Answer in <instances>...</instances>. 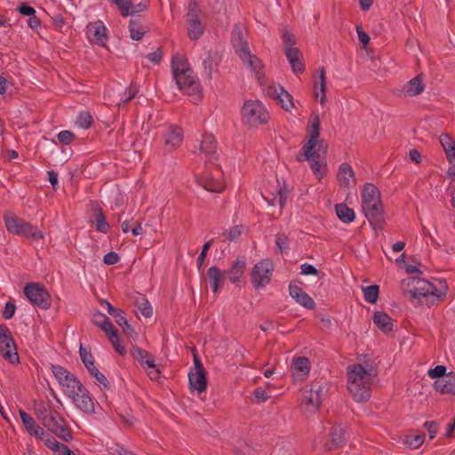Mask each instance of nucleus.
<instances>
[{
  "instance_id": "1",
  "label": "nucleus",
  "mask_w": 455,
  "mask_h": 455,
  "mask_svg": "<svg viewBox=\"0 0 455 455\" xmlns=\"http://www.w3.org/2000/svg\"><path fill=\"white\" fill-rule=\"evenodd\" d=\"M172 69L179 89L184 93L195 97V100H199L201 98V84L193 70L188 67V63L178 57H173Z\"/></svg>"
},
{
  "instance_id": "2",
  "label": "nucleus",
  "mask_w": 455,
  "mask_h": 455,
  "mask_svg": "<svg viewBox=\"0 0 455 455\" xmlns=\"http://www.w3.org/2000/svg\"><path fill=\"white\" fill-rule=\"evenodd\" d=\"M52 371L61 387L63 393L68 398H91L89 392L79 379L60 365H52Z\"/></svg>"
},
{
  "instance_id": "3",
  "label": "nucleus",
  "mask_w": 455,
  "mask_h": 455,
  "mask_svg": "<svg viewBox=\"0 0 455 455\" xmlns=\"http://www.w3.org/2000/svg\"><path fill=\"white\" fill-rule=\"evenodd\" d=\"M438 286L426 279L411 277L408 280L407 285L411 286L410 293L416 299L434 296L438 300L442 299L447 292L448 286L445 281L436 280Z\"/></svg>"
},
{
  "instance_id": "4",
  "label": "nucleus",
  "mask_w": 455,
  "mask_h": 455,
  "mask_svg": "<svg viewBox=\"0 0 455 455\" xmlns=\"http://www.w3.org/2000/svg\"><path fill=\"white\" fill-rule=\"evenodd\" d=\"M348 386L347 388L354 396L366 398L369 396L366 388L367 371L362 364H353L348 367Z\"/></svg>"
},
{
  "instance_id": "5",
  "label": "nucleus",
  "mask_w": 455,
  "mask_h": 455,
  "mask_svg": "<svg viewBox=\"0 0 455 455\" xmlns=\"http://www.w3.org/2000/svg\"><path fill=\"white\" fill-rule=\"evenodd\" d=\"M242 116L244 123L257 126L267 123L269 114L259 100H247L242 108Z\"/></svg>"
},
{
  "instance_id": "6",
  "label": "nucleus",
  "mask_w": 455,
  "mask_h": 455,
  "mask_svg": "<svg viewBox=\"0 0 455 455\" xmlns=\"http://www.w3.org/2000/svg\"><path fill=\"white\" fill-rule=\"evenodd\" d=\"M0 354L12 364L20 363L15 341L5 324H0Z\"/></svg>"
},
{
  "instance_id": "7",
  "label": "nucleus",
  "mask_w": 455,
  "mask_h": 455,
  "mask_svg": "<svg viewBox=\"0 0 455 455\" xmlns=\"http://www.w3.org/2000/svg\"><path fill=\"white\" fill-rule=\"evenodd\" d=\"M24 294L34 306L43 309L51 307V296L44 286L39 283H28L24 287Z\"/></svg>"
},
{
  "instance_id": "8",
  "label": "nucleus",
  "mask_w": 455,
  "mask_h": 455,
  "mask_svg": "<svg viewBox=\"0 0 455 455\" xmlns=\"http://www.w3.org/2000/svg\"><path fill=\"white\" fill-rule=\"evenodd\" d=\"M274 266L268 259H263L251 270V284L255 289L264 288L271 281Z\"/></svg>"
},
{
  "instance_id": "9",
  "label": "nucleus",
  "mask_w": 455,
  "mask_h": 455,
  "mask_svg": "<svg viewBox=\"0 0 455 455\" xmlns=\"http://www.w3.org/2000/svg\"><path fill=\"white\" fill-rule=\"evenodd\" d=\"M42 423L49 431L65 442L73 438L70 429L65 425L64 419L56 410L52 411L49 416L44 417Z\"/></svg>"
},
{
  "instance_id": "10",
  "label": "nucleus",
  "mask_w": 455,
  "mask_h": 455,
  "mask_svg": "<svg viewBox=\"0 0 455 455\" xmlns=\"http://www.w3.org/2000/svg\"><path fill=\"white\" fill-rule=\"evenodd\" d=\"M268 97L275 100L286 111H291L293 108L292 96L283 89L280 84H270L266 88Z\"/></svg>"
},
{
  "instance_id": "11",
  "label": "nucleus",
  "mask_w": 455,
  "mask_h": 455,
  "mask_svg": "<svg viewBox=\"0 0 455 455\" xmlns=\"http://www.w3.org/2000/svg\"><path fill=\"white\" fill-rule=\"evenodd\" d=\"M164 150L172 152L183 142V130L177 125L169 126L163 133Z\"/></svg>"
},
{
  "instance_id": "12",
  "label": "nucleus",
  "mask_w": 455,
  "mask_h": 455,
  "mask_svg": "<svg viewBox=\"0 0 455 455\" xmlns=\"http://www.w3.org/2000/svg\"><path fill=\"white\" fill-rule=\"evenodd\" d=\"M320 126L321 122L318 115H315L311 120V125L309 130V138L306 144L303 145L302 150L306 158H310L315 155V148L316 147V140H319L320 136Z\"/></svg>"
},
{
  "instance_id": "13",
  "label": "nucleus",
  "mask_w": 455,
  "mask_h": 455,
  "mask_svg": "<svg viewBox=\"0 0 455 455\" xmlns=\"http://www.w3.org/2000/svg\"><path fill=\"white\" fill-rule=\"evenodd\" d=\"M363 212L372 226H380L385 221L381 200L362 205Z\"/></svg>"
},
{
  "instance_id": "14",
  "label": "nucleus",
  "mask_w": 455,
  "mask_h": 455,
  "mask_svg": "<svg viewBox=\"0 0 455 455\" xmlns=\"http://www.w3.org/2000/svg\"><path fill=\"white\" fill-rule=\"evenodd\" d=\"M86 34L91 43L100 46L106 45L108 40L107 28L101 20L89 23L86 28Z\"/></svg>"
},
{
  "instance_id": "15",
  "label": "nucleus",
  "mask_w": 455,
  "mask_h": 455,
  "mask_svg": "<svg viewBox=\"0 0 455 455\" xmlns=\"http://www.w3.org/2000/svg\"><path fill=\"white\" fill-rule=\"evenodd\" d=\"M231 44L239 57L250 51L248 41L243 34V28L239 24H235L231 32Z\"/></svg>"
},
{
  "instance_id": "16",
  "label": "nucleus",
  "mask_w": 455,
  "mask_h": 455,
  "mask_svg": "<svg viewBox=\"0 0 455 455\" xmlns=\"http://www.w3.org/2000/svg\"><path fill=\"white\" fill-rule=\"evenodd\" d=\"M214 172L205 173L202 177L203 187L211 192L220 193L224 190L225 185L223 180L219 177L220 170L218 166L215 167Z\"/></svg>"
},
{
  "instance_id": "17",
  "label": "nucleus",
  "mask_w": 455,
  "mask_h": 455,
  "mask_svg": "<svg viewBox=\"0 0 455 455\" xmlns=\"http://www.w3.org/2000/svg\"><path fill=\"white\" fill-rule=\"evenodd\" d=\"M433 387L435 390L441 395L455 396V372L450 371L447 373V376L440 379H435Z\"/></svg>"
},
{
  "instance_id": "18",
  "label": "nucleus",
  "mask_w": 455,
  "mask_h": 455,
  "mask_svg": "<svg viewBox=\"0 0 455 455\" xmlns=\"http://www.w3.org/2000/svg\"><path fill=\"white\" fill-rule=\"evenodd\" d=\"M289 292L293 299L307 309H314L315 307V303L313 299L299 286L290 283Z\"/></svg>"
},
{
  "instance_id": "19",
  "label": "nucleus",
  "mask_w": 455,
  "mask_h": 455,
  "mask_svg": "<svg viewBox=\"0 0 455 455\" xmlns=\"http://www.w3.org/2000/svg\"><path fill=\"white\" fill-rule=\"evenodd\" d=\"M346 430L340 426H335L330 432V439L325 443L326 451H332L345 444L347 438Z\"/></svg>"
},
{
  "instance_id": "20",
  "label": "nucleus",
  "mask_w": 455,
  "mask_h": 455,
  "mask_svg": "<svg viewBox=\"0 0 455 455\" xmlns=\"http://www.w3.org/2000/svg\"><path fill=\"white\" fill-rule=\"evenodd\" d=\"M200 151L211 162L217 160V141L212 134L205 133L200 144Z\"/></svg>"
},
{
  "instance_id": "21",
  "label": "nucleus",
  "mask_w": 455,
  "mask_h": 455,
  "mask_svg": "<svg viewBox=\"0 0 455 455\" xmlns=\"http://www.w3.org/2000/svg\"><path fill=\"white\" fill-rule=\"evenodd\" d=\"M246 267V259L244 256L238 257L232 264L231 267L224 271L228 280L232 283H239L241 277L244 273Z\"/></svg>"
},
{
  "instance_id": "22",
  "label": "nucleus",
  "mask_w": 455,
  "mask_h": 455,
  "mask_svg": "<svg viewBox=\"0 0 455 455\" xmlns=\"http://www.w3.org/2000/svg\"><path fill=\"white\" fill-rule=\"evenodd\" d=\"M337 177L340 187L349 188L351 186L355 185V172L347 163H343L339 165Z\"/></svg>"
},
{
  "instance_id": "23",
  "label": "nucleus",
  "mask_w": 455,
  "mask_h": 455,
  "mask_svg": "<svg viewBox=\"0 0 455 455\" xmlns=\"http://www.w3.org/2000/svg\"><path fill=\"white\" fill-rule=\"evenodd\" d=\"M284 53L291 64V69L295 74H301L305 70V65L302 61V53L299 48L285 49Z\"/></svg>"
},
{
  "instance_id": "24",
  "label": "nucleus",
  "mask_w": 455,
  "mask_h": 455,
  "mask_svg": "<svg viewBox=\"0 0 455 455\" xmlns=\"http://www.w3.org/2000/svg\"><path fill=\"white\" fill-rule=\"evenodd\" d=\"M292 375L295 378L304 379L309 374L310 361L307 357H294L291 364Z\"/></svg>"
},
{
  "instance_id": "25",
  "label": "nucleus",
  "mask_w": 455,
  "mask_h": 455,
  "mask_svg": "<svg viewBox=\"0 0 455 455\" xmlns=\"http://www.w3.org/2000/svg\"><path fill=\"white\" fill-rule=\"evenodd\" d=\"M327 384L315 380L303 389V398H322L327 395Z\"/></svg>"
},
{
  "instance_id": "26",
  "label": "nucleus",
  "mask_w": 455,
  "mask_h": 455,
  "mask_svg": "<svg viewBox=\"0 0 455 455\" xmlns=\"http://www.w3.org/2000/svg\"><path fill=\"white\" fill-rule=\"evenodd\" d=\"M372 321L373 323L384 333H388L393 331V320L385 312L376 311L372 316Z\"/></svg>"
},
{
  "instance_id": "27",
  "label": "nucleus",
  "mask_w": 455,
  "mask_h": 455,
  "mask_svg": "<svg viewBox=\"0 0 455 455\" xmlns=\"http://www.w3.org/2000/svg\"><path fill=\"white\" fill-rule=\"evenodd\" d=\"M188 381L191 389L197 390L202 393L206 389L207 379L205 371H196L188 374Z\"/></svg>"
},
{
  "instance_id": "28",
  "label": "nucleus",
  "mask_w": 455,
  "mask_h": 455,
  "mask_svg": "<svg viewBox=\"0 0 455 455\" xmlns=\"http://www.w3.org/2000/svg\"><path fill=\"white\" fill-rule=\"evenodd\" d=\"M207 275L213 292H217L224 283L226 274L217 267H211L207 271Z\"/></svg>"
},
{
  "instance_id": "29",
  "label": "nucleus",
  "mask_w": 455,
  "mask_h": 455,
  "mask_svg": "<svg viewBox=\"0 0 455 455\" xmlns=\"http://www.w3.org/2000/svg\"><path fill=\"white\" fill-rule=\"evenodd\" d=\"M130 36L134 41H140L147 33V28L143 26L141 17H132L129 21Z\"/></svg>"
},
{
  "instance_id": "30",
  "label": "nucleus",
  "mask_w": 455,
  "mask_h": 455,
  "mask_svg": "<svg viewBox=\"0 0 455 455\" xmlns=\"http://www.w3.org/2000/svg\"><path fill=\"white\" fill-rule=\"evenodd\" d=\"M221 61V56L218 52L209 51L206 59L204 60V72L209 79L212 76V72L217 68Z\"/></svg>"
},
{
  "instance_id": "31",
  "label": "nucleus",
  "mask_w": 455,
  "mask_h": 455,
  "mask_svg": "<svg viewBox=\"0 0 455 455\" xmlns=\"http://www.w3.org/2000/svg\"><path fill=\"white\" fill-rule=\"evenodd\" d=\"M205 30V26L199 18L188 19V36L190 40H197Z\"/></svg>"
},
{
  "instance_id": "32",
  "label": "nucleus",
  "mask_w": 455,
  "mask_h": 455,
  "mask_svg": "<svg viewBox=\"0 0 455 455\" xmlns=\"http://www.w3.org/2000/svg\"><path fill=\"white\" fill-rule=\"evenodd\" d=\"M439 140L449 163H455V140H453L447 133H442Z\"/></svg>"
},
{
  "instance_id": "33",
  "label": "nucleus",
  "mask_w": 455,
  "mask_h": 455,
  "mask_svg": "<svg viewBox=\"0 0 455 455\" xmlns=\"http://www.w3.org/2000/svg\"><path fill=\"white\" fill-rule=\"evenodd\" d=\"M425 89V84L422 80V76L419 75L410 80L403 87V91L409 96H417L420 94Z\"/></svg>"
},
{
  "instance_id": "34",
  "label": "nucleus",
  "mask_w": 455,
  "mask_h": 455,
  "mask_svg": "<svg viewBox=\"0 0 455 455\" xmlns=\"http://www.w3.org/2000/svg\"><path fill=\"white\" fill-rule=\"evenodd\" d=\"M380 199L378 188L372 183H366L362 191V205L376 202Z\"/></svg>"
},
{
  "instance_id": "35",
  "label": "nucleus",
  "mask_w": 455,
  "mask_h": 455,
  "mask_svg": "<svg viewBox=\"0 0 455 455\" xmlns=\"http://www.w3.org/2000/svg\"><path fill=\"white\" fill-rule=\"evenodd\" d=\"M335 211L338 218L343 223H351L355 219V211L349 208L346 204H337L335 205Z\"/></svg>"
},
{
  "instance_id": "36",
  "label": "nucleus",
  "mask_w": 455,
  "mask_h": 455,
  "mask_svg": "<svg viewBox=\"0 0 455 455\" xmlns=\"http://www.w3.org/2000/svg\"><path fill=\"white\" fill-rule=\"evenodd\" d=\"M25 220L18 218L14 214H9L4 216V224L9 233L18 235L20 230L23 229Z\"/></svg>"
},
{
  "instance_id": "37",
  "label": "nucleus",
  "mask_w": 455,
  "mask_h": 455,
  "mask_svg": "<svg viewBox=\"0 0 455 455\" xmlns=\"http://www.w3.org/2000/svg\"><path fill=\"white\" fill-rule=\"evenodd\" d=\"M131 354L135 359L140 361L141 364H146L148 368L155 369L154 358L148 351L139 347H133L131 350Z\"/></svg>"
},
{
  "instance_id": "38",
  "label": "nucleus",
  "mask_w": 455,
  "mask_h": 455,
  "mask_svg": "<svg viewBox=\"0 0 455 455\" xmlns=\"http://www.w3.org/2000/svg\"><path fill=\"white\" fill-rule=\"evenodd\" d=\"M34 407L36 415L42 422L44 417L49 416L55 410L49 400H34Z\"/></svg>"
},
{
  "instance_id": "39",
  "label": "nucleus",
  "mask_w": 455,
  "mask_h": 455,
  "mask_svg": "<svg viewBox=\"0 0 455 455\" xmlns=\"http://www.w3.org/2000/svg\"><path fill=\"white\" fill-rule=\"evenodd\" d=\"M92 322L94 325L100 327L105 333H108L113 331L114 325L110 322L109 318L100 312L93 314Z\"/></svg>"
},
{
  "instance_id": "40",
  "label": "nucleus",
  "mask_w": 455,
  "mask_h": 455,
  "mask_svg": "<svg viewBox=\"0 0 455 455\" xmlns=\"http://www.w3.org/2000/svg\"><path fill=\"white\" fill-rule=\"evenodd\" d=\"M100 302L102 306H106L108 314L115 318L116 323L119 326H123V323H126V316H125L124 312L122 309L113 307L106 299H101Z\"/></svg>"
},
{
  "instance_id": "41",
  "label": "nucleus",
  "mask_w": 455,
  "mask_h": 455,
  "mask_svg": "<svg viewBox=\"0 0 455 455\" xmlns=\"http://www.w3.org/2000/svg\"><path fill=\"white\" fill-rule=\"evenodd\" d=\"M240 59L253 72H255L256 74L260 73V70L262 69L263 67L262 62L256 55H252L250 51H248L246 53L241 56Z\"/></svg>"
},
{
  "instance_id": "42",
  "label": "nucleus",
  "mask_w": 455,
  "mask_h": 455,
  "mask_svg": "<svg viewBox=\"0 0 455 455\" xmlns=\"http://www.w3.org/2000/svg\"><path fill=\"white\" fill-rule=\"evenodd\" d=\"M79 354H80V357H81V360H82L84 365L85 366V368L87 369V371H89L90 374L93 371H95V369H98L95 366L94 357H93L92 354L91 353L90 350H88L86 347H84L82 344L80 345V347H79Z\"/></svg>"
},
{
  "instance_id": "43",
  "label": "nucleus",
  "mask_w": 455,
  "mask_h": 455,
  "mask_svg": "<svg viewBox=\"0 0 455 455\" xmlns=\"http://www.w3.org/2000/svg\"><path fill=\"white\" fill-rule=\"evenodd\" d=\"M93 225L97 231L103 234H107L110 230V226L101 209H97Z\"/></svg>"
},
{
  "instance_id": "44",
  "label": "nucleus",
  "mask_w": 455,
  "mask_h": 455,
  "mask_svg": "<svg viewBox=\"0 0 455 455\" xmlns=\"http://www.w3.org/2000/svg\"><path fill=\"white\" fill-rule=\"evenodd\" d=\"M24 228L20 230V233L18 235H22L27 238H31L34 240H40L44 238L43 232L39 230L36 227L32 226L30 223L25 221L23 224Z\"/></svg>"
},
{
  "instance_id": "45",
  "label": "nucleus",
  "mask_w": 455,
  "mask_h": 455,
  "mask_svg": "<svg viewBox=\"0 0 455 455\" xmlns=\"http://www.w3.org/2000/svg\"><path fill=\"white\" fill-rule=\"evenodd\" d=\"M137 308L140 310L142 315L149 318L153 315V308L149 301L143 295H140L135 301Z\"/></svg>"
},
{
  "instance_id": "46",
  "label": "nucleus",
  "mask_w": 455,
  "mask_h": 455,
  "mask_svg": "<svg viewBox=\"0 0 455 455\" xmlns=\"http://www.w3.org/2000/svg\"><path fill=\"white\" fill-rule=\"evenodd\" d=\"M321 406V400H302L299 403L300 411L307 416L315 413Z\"/></svg>"
},
{
  "instance_id": "47",
  "label": "nucleus",
  "mask_w": 455,
  "mask_h": 455,
  "mask_svg": "<svg viewBox=\"0 0 455 455\" xmlns=\"http://www.w3.org/2000/svg\"><path fill=\"white\" fill-rule=\"evenodd\" d=\"M106 335L108 337L112 346L116 349V351L119 355H124L126 350H125V347L121 344L117 329L114 327L113 331H109L108 333H106Z\"/></svg>"
},
{
  "instance_id": "48",
  "label": "nucleus",
  "mask_w": 455,
  "mask_h": 455,
  "mask_svg": "<svg viewBox=\"0 0 455 455\" xmlns=\"http://www.w3.org/2000/svg\"><path fill=\"white\" fill-rule=\"evenodd\" d=\"M363 291L365 301L371 304H375L377 302L379 293V288L377 284H372L363 288Z\"/></svg>"
},
{
  "instance_id": "49",
  "label": "nucleus",
  "mask_w": 455,
  "mask_h": 455,
  "mask_svg": "<svg viewBox=\"0 0 455 455\" xmlns=\"http://www.w3.org/2000/svg\"><path fill=\"white\" fill-rule=\"evenodd\" d=\"M76 406L85 413H97L94 400H72Z\"/></svg>"
},
{
  "instance_id": "50",
  "label": "nucleus",
  "mask_w": 455,
  "mask_h": 455,
  "mask_svg": "<svg viewBox=\"0 0 455 455\" xmlns=\"http://www.w3.org/2000/svg\"><path fill=\"white\" fill-rule=\"evenodd\" d=\"M92 115L88 111H82L78 115L76 124L82 129H88L92 126Z\"/></svg>"
},
{
  "instance_id": "51",
  "label": "nucleus",
  "mask_w": 455,
  "mask_h": 455,
  "mask_svg": "<svg viewBox=\"0 0 455 455\" xmlns=\"http://www.w3.org/2000/svg\"><path fill=\"white\" fill-rule=\"evenodd\" d=\"M138 86L132 84L129 87L125 89L124 95L122 96L120 101L118 102V106L121 107L122 105H125L126 103H128L138 94Z\"/></svg>"
},
{
  "instance_id": "52",
  "label": "nucleus",
  "mask_w": 455,
  "mask_h": 455,
  "mask_svg": "<svg viewBox=\"0 0 455 455\" xmlns=\"http://www.w3.org/2000/svg\"><path fill=\"white\" fill-rule=\"evenodd\" d=\"M290 240L284 234H278L275 238V246L282 254L289 249Z\"/></svg>"
},
{
  "instance_id": "53",
  "label": "nucleus",
  "mask_w": 455,
  "mask_h": 455,
  "mask_svg": "<svg viewBox=\"0 0 455 455\" xmlns=\"http://www.w3.org/2000/svg\"><path fill=\"white\" fill-rule=\"evenodd\" d=\"M425 435H407L405 439V443L412 449L419 448L424 441Z\"/></svg>"
},
{
  "instance_id": "54",
  "label": "nucleus",
  "mask_w": 455,
  "mask_h": 455,
  "mask_svg": "<svg viewBox=\"0 0 455 455\" xmlns=\"http://www.w3.org/2000/svg\"><path fill=\"white\" fill-rule=\"evenodd\" d=\"M19 413L26 430L28 432L31 431L36 425L35 419L21 409H19Z\"/></svg>"
},
{
  "instance_id": "55",
  "label": "nucleus",
  "mask_w": 455,
  "mask_h": 455,
  "mask_svg": "<svg viewBox=\"0 0 455 455\" xmlns=\"http://www.w3.org/2000/svg\"><path fill=\"white\" fill-rule=\"evenodd\" d=\"M44 444L49 449L54 451L56 454L61 453L62 451H64V447H68L67 445L59 443L52 435L50 438L45 439Z\"/></svg>"
},
{
  "instance_id": "56",
  "label": "nucleus",
  "mask_w": 455,
  "mask_h": 455,
  "mask_svg": "<svg viewBox=\"0 0 455 455\" xmlns=\"http://www.w3.org/2000/svg\"><path fill=\"white\" fill-rule=\"evenodd\" d=\"M148 0H142L140 4H138L136 5L133 4L132 0H131V4L128 7V12H130V13H128V16L131 15L132 17H136L135 16L136 13L145 11L148 8Z\"/></svg>"
},
{
  "instance_id": "57",
  "label": "nucleus",
  "mask_w": 455,
  "mask_h": 455,
  "mask_svg": "<svg viewBox=\"0 0 455 455\" xmlns=\"http://www.w3.org/2000/svg\"><path fill=\"white\" fill-rule=\"evenodd\" d=\"M428 376L431 379H440L444 376H447L446 367L444 365H437L435 368H431L428 370Z\"/></svg>"
},
{
  "instance_id": "58",
  "label": "nucleus",
  "mask_w": 455,
  "mask_h": 455,
  "mask_svg": "<svg viewBox=\"0 0 455 455\" xmlns=\"http://www.w3.org/2000/svg\"><path fill=\"white\" fill-rule=\"evenodd\" d=\"M285 49H294L296 44V38L294 35L287 30L283 31L281 36Z\"/></svg>"
},
{
  "instance_id": "59",
  "label": "nucleus",
  "mask_w": 455,
  "mask_h": 455,
  "mask_svg": "<svg viewBox=\"0 0 455 455\" xmlns=\"http://www.w3.org/2000/svg\"><path fill=\"white\" fill-rule=\"evenodd\" d=\"M58 140L62 145H69L75 139V134L68 130H64L59 132Z\"/></svg>"
},
{
  "instance_id": "60",
  "label": "nucleus",
  "mask_w": 455,
  "mask_h": 455,
  "mask_svg": "<svg viewBox=\"0 0 455 455\" xmlns=\"http://www.w3.org/2000/svg\"><path fill=\"white\" fill-rule=\"evenodd\" d=\"M201 11L198 6V3L196 0H190L188 4V19H194V18H199Z\"/></svg>"
},
{
  "instance_id": "61",
  "label": "nucleus",
  "mask_w": 455,
  "mask_h": 455,
  "mask_svg": "<svg viewBox=\"0 0 455 455\" xmlns=\"http://www.w3.org/2000/svg\"><path fill=\"white\" fill-rule=\"evenodd\" d=\"M110 1H111V3L115 4L118 7L122 16H124V17L128 16V13H130L128 12V7L131 4V0H110Z\"/></svg>"
},
{
  "instance_id": "62",
  "label": "nucleus",
  "mask_w": 455,
  "mask_h": 455,
  "mask_svg": "<svg viewBox=\"0 0 455 455\" xmlns=\"http://www.w3.org/2000/svg\"><path fill=\"white\" fill-rule=\"evenodd\" d=\"M212 243H213V240L212 239V240L205 242L204 244L203 245L202 251L197 258V267L199 269L201 268V267L206 258L207 252H208L209 249L211 248V246L212 245Z\"/></svg>"
},
{
  "instance_id": "63",
  "label": "nucleus",
  "mask_w": 455,
  "mask_h": 455,
  "mask_svg": "<svg viewBox=\"0 0 455 455\" xmlns=\"http://www.w3.org/2000/svg\"><path fill=\"white\" fill-rule=\"evenodd\" d=\"M288 196V191L286 188H280L277 192V195L274 196L273 202H276L281 209L284 207L286 199ZM275 203H273L274 204Z\"/></svg>"
},
{
  "instance_id": "64",
  "label": "nucleus",
  "mask_w": 455,
  "mask_h": 455,
  "mask_svg": "<svg viewBox=\"0 0 455 455\" xmlns=\"http://www.w3.org/2000/svg\"><path fill=\"white\" fill-rule=\"evenodd\" d=\"M91 376H92L104 388H109L108 380L98 369H95V371L91 373Z\"/></svg>"
}]
</instances>
